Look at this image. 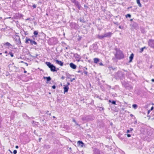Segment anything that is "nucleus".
Wrapping results in <instances>:
<instances>
[{
	"instance_id": "nucleus-37",
	"label": "nucleus",
	"mask_w": 154,
	"mask_h": 154,
	"mask_svg": "<svg viewBox=\"0 0 154 154\" xmlns=\"http://www.w3.org/2000/svg\"><path fill=\"white\" fill-rule=\"evenodd\" d=\"M66 78L68 79H70V76H72V75H70L68 73H66Z\"/></svg>"
},
{
	"instance_id": "nucleus-4",
	"label": "nucleus",
	"mask_w": 154,
	"mask_h": 154,
	"mask_svg": "<svg viewBox=\"0 0 154 154\" xmlns=\"http://www.w3.org/2000/svg\"><path fill=\"white\" fill-rule=\"evenodd\" d=\"M48 42L49 45H56L58 42V41L57 38L52 37L48 40Z\"/></svg>"
},
{
	"instance_id": "nucleus-33",
	"label": "nucleus",
	"mask_w": 154,
	"mask_h": 154,
	"mask_svg": "<svg viewBox=\"0 0 154 154\" xmlns=\"http://www.w3.org/2000/svg\"><path fill=\"white\" fill-rule=\"evenodd\" d=\"M137 2L140 7H142V5L140 3V0H137Z\"/></svg>"
},
{
	"instance_id": "nucleus-27",
	"label": "nucleus",
	"mask_w": 154,
	"mask_h": 154,
	"mask_svg": "<svg viewBox=\"0 0 154 154\" xmlns=\"http://www.w3.org/2000/svg\"><path fill=\"white\" fill-rule=\"evenodd\" d=\"M134 54L133 53H132L131 54L130 56L129 57V62H131L132 61V60L134 58Z\"/></svg>"
},
{
	"instance_id": "nucleus-47",
	"label": "nucleus",
	"mask_w": 154,
	"mask_h": 154,
	"mask_svg": "<svg viewBox=\"0 0 154 154\" xmlns=\"http://www.w3.org/2000/svg\"><path fill=\"white\" fill-rule=\"evenodd\" d=\"M80 21L82 23H85L86 22V21L85 20H80Z\"/></svg>"
},
{
	"instance_id": "nucleus-7",
	"label": "nucleus",
	"mask_w": 154,
	"mask_h": 154,
	"mask_svg": "<svg viewBox=\"0 0 154 154\" xmlns=\"http://www.w3.org/2000/svg\"><path fill=\"white\" fill-rule=\"evenodd\" d=\"M25 42L27 44H29L30 43L31 45H37V43L35 41L28 38L27 37H26Z\"/></svg>"
},
{
	"instance_id": "nucleus-40",
	"label": "nucleus",
	"mask_w": 154,
	"mask_h": 154,
	"mask_svg": "<svg viewBox=\"0 0 154 154\" xmlns=\"http://www.w3.org/2000/svg\"><path fill=\"white\" fill-rule=\"evenodd\" d=\"M8 54H9L12 57H13L14 56V55L11 52H10Z\"/></svg>"
},
{
	"instance_id": "nucleus-20",
	"label": "nucleus",
	"mask_w": 154,
	"mask_h": 154,
	"mask_svg": "<svg viewBox=\"0 0 154 154\" xmlns=\"http://www.w3.org/2000/svg\"><path fill=\"white\" fill-rule=\"evenodd\" d=\"M44 79H46V83H49V82L51 80V78L50 76L48 77H45L44 76L43 77Z\"/></svg>"
},
{
	"instance_id": "nucleus-8",
	"label": "nucleus",
	"mask_w": 154,
	"mask_h": 154,
	"mask_svg": "<svg viewBox=\"0 0 154 154\" xmlns=\"http://www.w3.org/2000/svg\"><path fill=\"white\" fill-rule=\"evenodd\" d=\"M14 63H13L12 64H10L8 66L9 68L11 70H14L15 72H19L20 71V69L18 67L14 66Z\"/></svg>"
},
{
	"instance_id": "nucleus-22",
	"label": "nucleus",
	"mask_w": 154,
	"mask_h": 154,
	"mask_svg": "<svg viewBox=\"0 0 154 154\" xmlns=\"http://www.w3.org/2000/svg\"><path fill=\"white\" fill-rule=\"evenodd\" d=\"M63 86L64 92L65 94L66 92H67L68 91L69 89V87L67 85H64Z\"/></svg>"
},
{
	"instance_id": "nucleus-53",
	"label": "nucleus",
	"mask_w": 154,
	"mask_h": 154,
	"mask_svg": "<svg viewBox=\"0 0 154 154\" xmlns=\"http://www.w3.org/2000/svg\"><path fill=\"white\" fill-rule=\"evenodd\" d=\"M52 88L53 89H55L56 88V86L55 85H53L52 86Z\"/></svg>"
},
{
	"instance_id": "nucleus-58",
	"label": "nucleus",
	"mask_w": 154,
	"mask_h": 154,
	"mask_svg": "<svg viewBox=\"0 0 154 154\" xmlns=\"http://www.w3.org/2000/svg\"><path fill=\"white\" fill-rule=\"evenodd\" d=\"M33 122L34 123V122H35V123H36L35 124L37 125H38L39 124V123L38 122H34V121H33Z\"/></svg>"
},
{
	"instance_id": "nucleus-30",
	"label": "nucleus",
	"mask_w": 154,
	"mask_h": 154,
	"mask_svg": "<svg viewBox=\"0 0 154 154\" xmlns=\"http://www.w3.org/2000/svg\"><path fill=\"white\" fill-rule=\"evenodd\" d=\"M33 34L35 36V37H37V35H38V32L37 31H35L34 32Z\"/></svg>"
},
{
	"instance_id": "nucleus-11",
	"label": "nucleus",
	"mask_w": 154,
	"mask_h": 154,
	"mask_svg": "<svg viewBox=\"0 0 154 154\" xmlns=\"http://www.w3.org/2000/svg\"><path fill=\"white\" fill-rule=\"evenodd\" d=\"M14 39L16 42L17 45H20L21 44L20 39L19 35H16V37L14 38Z\"/></svg>"
},
{
	"instance_id": "nucleus-28",
	"label": "nucleus",
	"mask_w": 154,
	"mask_h": 154,
	"mask_svg": "<svg viewBox=\"0 0 154 154\" xmlns=\"http://www.w3.org/2000/svg\"><path fill=\"white\" fill-rule=\"evenodd\" d=\"M94 62L95 63H97L99 61L100 59L97 58H95L94 59Z\"/></svg>"
},
{
	"instance_id": "nucleus-13",
	"label": "nucleus",
	"mask_w": 154,
	"mask_h": 154,
	"mask_svg": "<svg viewBox=\"0 0 154 154\" xmlns=\"http://www.w3.org/2000/svg\"><path fill=\"white\" fill-rule=\"evenodd\" d=\"M17 113L15 111H13L11 114V115L10 116V118L11 119V121L13 120L15 117Z\"/></svg>"
},
{
	"instance_id": "nucleus-9",
	"label": "nucleus",
	"mask_w": 154,
	"mask_h": 154,
	"mask_svg": "<svg viewBox=\"0 0 154 154\" xmlns=\"http://www.w3.org/2000/svg\"><path fill=\"white\" fill-rule=\"evenodd\" d=\"M94 117L91 115H87L86 116L83 117L82 119L83 121H92L94 120Z\"/></svg>"
},
{
	"instance_id": "nucleus-14",
	"label": "nucleus",
	"mask_w": 154,
	"mask_h": 154,
	"mask_svg": "<svg viewBox=\"0 0 154 154\" xmlns=\"http://www.w3.org/2000/svg\"><path fill=\"white\" fill-rule=\"evenodd\" d=\"M94 154H104L101 151L98 149H95L94 150Z\"/></svg>"
},
{
	"instance_id": "nucleus-34",
	"label": "nucleus",
	"mask_w": 154,
	"mask_h": 154,
	"mask_svg": "<svg viewBox=\"0 0 154 154\" xmlns=\"http://www.w3.org/2000/svg\"><path fill=\"white\" fill-rule=\"evenodd\" d=\"M145 48H146L145 46L141 48L140 50V52L142 53L143 52V51L144 49H145Z\"/></svg>"
},
{
	"instance_id": "nucleus-45",
	"label": "nucleus",
	"mask_w": 154,
	"mask_h": 154,
	"mask_svg": "<svg viewBox=\"0 0 154 154\" xmlns=\"http://www.w3.org/2000/svg\"><path fill=\"white\" fill-rule=\"evenodd\" d=\"M23 32H24L25 35H28V33L27 32L25 31L24 29H23Z\"/></svg>"
},
{
	"instance_id": "nucleus-48",
	"label": "nucleus",
	"mask_w": 154,
	"mask_h": 154,
	"mask_svg": "<svg viewBox=\"0 0 154 154\" xmlns=\"http://www.w3.org/2000/svg\"><path fill=\"white\" fill-rule=\"evenodd\" d=\"M104 109V108L103 107H100V111H103Z\"/></svg>"
},
{
	"instance_id": "nucleus-29",
	"label": "nucleus",
	"mask_w": 154,
	"mask_h": 154,
	"mask_svg": "<svg viewBox=\"0 0 154 154\" xmlns=\"http://www.w3.org/2000/svg\"><path fill=\"white\" fill-rule=\"evenodd\" d=\"M140 30L141 31V32L142 33H144L145 32V29L144 27H141L140 28Z\"/></svg>"
},
{
	"instance_id": "nucleus-3",
	"label": "nucleus",
	"mask_w": 154,
	"mask_h": 154,
	"mask_svg": "<svg viewBox=\"0 0 154 154\" xmlns=\"http://www.w3.org/2000/svg\"><path fill=\"white\" fill-rule=\"evenodd\" d=\"M130 20V25L131 30H133L134 29L138 30L139 28L138 24L137 23L134 22L133 20Z\"/></svg>"
},
{
	"instance_id": "nucleus-19",
	"label": "nucleus",
	"mask_w": 154,
	"mask_h": 154,
	"mask_svg": "<svg viewBox=\"0 0 154 154\" xmlns=\"http://www.w3.org/2000/svg\"><path fill=\"white\" fill-rule=\"evenodd\" d=\"M54 61H55L56 63L59 65L60 66H62L63 65V62L61 61H60L58 60L54 59Z\"/></svg>"
},
{
	"instance_id": "nucleus-12",
	"label": "nucleus",
	"mask_w": 154,
	"mask_h": 154,
	"mask_svg": "<svg viewBox=\"0 0 154 154\" xmlns=\"http://www.w3.org/2000/svg\"><path fill=\"white\" fill-rule=\"evenodd\" d=\"M74 57H75L76 60L78 62L81 61L83 62V60H81V57L78 54H74L73 55Z\"/></svg>"
},
{
	"instance_id": "nucleus-49",
	"label": "nucleus",
	"mask_w": 154,
	"mask_h": 154,
	"mask_svg": "<svg viewBox=\"0 0 154 154\" xmlns=\"http://www.w3.org/2000/svg\"><path fill=\"white\" fill-rule=\"evenodd\" d=\"M109 68L111 69H112L113 70H115V69H116V68H115V67L113 68L112 67H110Z\"/></svg>"
},
{
	"instance_id": "nucleus-15",
	"label": "nucleus",
	"mask_w": 154,
	"mask_h": 154,
	"mask_svg": "<svg viewBox=\"0 0 154 154\" xmlns=\"http://www.w3.org/2000/svg\"><path fill=\"white\" fill-rule=\"evenodd\" d=\"M70 26L72 28L77 29L78 28V25L75 23L72 22L70 24Z\"/></svg>"
},
{
	"instance_id": "nucleus-18",
	"label": "nucleus",
	"mask_w": 154,
	"mask_h": 154,
	"mask_svg": "<svg viewBox=\"0 0 154 154\" xmlns=\"http://www.w3.org/2000/svg\"><path fill=\"white\" fill-rule=\"evenodd\" d=\"M91 49H92L94 51H95L97 50L98 46L96 44H93L91 46Z\"/></svg>"
},
{
	"instance_id": "nucleus-55",
	"label": "nucleus",
	"mask_w": 154,
	"mask_h": 154,
	"mask_svg": "<svg viewBox=\"0 0 154 154\" xmlns=\"http://www.w3.org/2000/svg\"><path fill=\"white\" fill-rule=\"evenodd\" d=\"M127 136L128 137H131V135L130 134H127Z\"/></svg>"
},
{
	"instance_id": "nucleus-63",
	"label": "nucleus",
	"mask_w": 154,
	"mask_h": 154,
	"mask_svg": "<svg viewBox=\"0 0 154 154\" xmlns=\"http://www.w3.org/2000/svg\"><path fill=\"white\" fill-rule=\"evenodd\" d=\"M61 79H65V77L63 76H62L61 77Z\"/></svg>"
},
{
	"instance_id": "nucleus-43",
	"label": "nucleus",
	"mask_w": 154,
	"mask_h": 154,
	"mask_svg": "<svg viewBox=\"0 0 154 154\" xmlns=\"http://www.w3.org/2000/svg\"><path fill=\"white\" fill-rule=\"evenodd\" d=\"M73 121L74 122H75V125H78V126H80V125H79V124H78V123L76 122V120H75V119H73Z\"/></svg>"
},
{
	"instance_id": "nucleus-56",
	"label": "nucleus",
	"mask_w": 154,
	"mask_h": 154,
	"mask_svg": "<svg viewBox=\"0 0 154 154\" xmlns=\"http://www.w3.org/2000/svg\"><path fill=\"white\" fill-rule=\"evenodd\" d=\"M2 117L0 116V123L2 122Z\"/></svg>"
},
{
	"instance_id": "nucleus-62",
	"label": "nucleus",
	"mask_w": 154,
	"mask_h": 154,
	"mask_svg": "<svg viewBox=\"0 0 154 154\" xmlns=\"http://www.w3.org/2000/svg\"><path fill=\"white\" fill-rule=\"evenodd\" d=\"M150 111H151V110H149L148 111V112H147V114H149Z\"/></svg>"
},
{
	"instance_id": "nucleus-6",
	"label": "nucleus",
	"mask_w": 154,
	"mask_h": 154,
	"mask_svg": "<svg viewBox=\"0 0 154 154\" xmlns=\"http://www.w3.org/2000/svg\"><path fill=\"white\" fill-rule=\"evenodd\" d=\"M116 58L118 59H123L124 57V56L122 52L120 51H116V53L115 54Z\"/></svg>"
},
{
	"instance_id": "nucleus-32",
	"label": "nucleus",
	"mask_w": 154,
	"mask_h": 154,
	"mask_svg": "<svg viewBox=\"0 0 154 154\" xmlns=\"http://www.w3.org/2000/svg\"><path fill=\"white\" fill-rule=\"evenodd\" d=\"M72 2L73 3H75L76 5H79V3L76 0H72Z\"/></svg>"
},
{
	"instance_id": "nucleus-57",
	"label": "nucleus",
	"mask_w": 154,
	"mask_h": 154,
	"mask_svg": "<svg viewBox=\"0 0 154 154\" xmlns=\"http://www.w3.org/2000/svg\"><path fill=\"white\" fill-rule=\"evenodd\" d=\"M99 64L100 66H103V64L102 62H100L99 63Z\"/></svg>"
},
{
	"instance_id": "nucleus-39",
	"label": "nucleus",
	"mask_w": 154,
	"mask_h": 154,
	"mask_svg": "<svg viewBox=\"0 0 154 154\" xmlns=\"http://www.w3.org/2000/svg\"><path fill=\"white\" fill-rule=\"evenodd\" d=\"M125 17H126V18H128V17L129 18H130L131 17V15L129 14H128L125 15Z\"/></svg>"
},
{
	"instance_id": "nucleus-60",
	"label": "nucleus",
	"mask_w": 154,
	"mask_h": 154,
	"mask_svg": "<svg viewBox=\"0 0 154 154\" xmlns=\"http://www.w3.org/2000/svg\"><path fill=\"white\" fill-rule=\"evenodd\" d=\"M70 83L69 82H67L66 85H67V86H69L70 85Z\"/></svg>"
},
{
	"instance_id": "nucleus-54",
	"label": "nucleus",
	"mask_w": 154,
	"mask_h": 154,
	"mask_svg": "<svg viewBox=\"0 0 154 154\" xmlns=\"http://www.w3.org/2000/svg\"><path fill=\"white\" fill-rule=\"evenodd\" d=\"M70 81L71 82H72L73 80H75V78L71 79L70 78Z\"/></svg>"
},
{
	"instance_id": "nucleus-59",
	"label": "nucleus",
	"mask_w": 154,
	"mask_h": 154,
	"mask_svg": "<svg viewBox=\"0 0 154 154\" xmlns=\"http://www.w3.org/2000/svg\"><path fill=\"white\" fill-rule=\"evenodd\" d=\"M154 108V107H153V106H152L151 107V109H150V110L151 111V110H153V109Z\"/></svg>"
},
{
	"instance_id": "nucleus-23",
	"label": "nucleus",
	"mask_w": 154,
	"mask_h": 154,
	"mask_svg": "<svg viewBox=\"0 0 154 154\" xmlns=\"http://www.w3.org/2000/svg\"><path fill=\"white\" fill-rule=\"evenodd\" d=\"M69 66L70 67L73 69H75L77 67L76 66L72 63H70Z\"/></svg>"
},
{
	"instance_id": "nucleus-26",
	"label": "nucleus",
	"mask_w": 154,
	"mask_h": 154,
	"mask_svg": "<svg viewBox=\"0 0 154 154\" xmlns=\"http://www.w3.org/2000/svg\"><path fill=\"white\" fill-rule=\"evenodd\" d=\"M97 38L99 39H102L105 38L104 35H98L97 36Z\"/></svg>"
},
{
	"instance_id": "nucleus-52",
	"label": "nucleus",
	"mask_w": 154,
	"mask_h": 154,
	"mask_svg": "<svg viewBox=\"0 0 154 154\" xmlns=\"http://www.w3.org/2000/svg\"><path fill=\"white\" fill-rule=\"evenodd\" d=\"M49 112V111H47L46 112V114H47V115H48L49 116H51V113H50L49 114H48V112Z\"/></svg>"
},
{
	"instance_id": "nucleus-61",
	"label": "nucleus",
	"mask_w": 154,
	"mask_h": 154,
	"mask_svg": "<svg viewBox=\"0 0 154 154\" xmlns=\"http://www.w3.org/2000/svg\"><path fill=\"white\" fill-rule=\"evenodd\" d=\"M32 7L34 8H36V6L35 5H33L32 6Z\"/></svg>"
},
{
	"instance_id": "nucleus-35",
	"label": "nucleus",
	"mask_w": 154,
	"mask_h": 154,
	"mask_svg": "<svg viewBox=\"0 0 154 154\" xmlns=\"http://www.w3.org/2000/svg\"><path fill=\"white\" fill-rule=\"evenodd\" d=\"M40 121H41V122H43V125H44L45 124L46 122H45V119H41Z\"/></svg>"
},
{
	"instance_id": "nucleus-17",
	"label": "nucleus",
	"mask_w": 154,
	"mask_h": 154,
	"mask_svg": "<svg viewBox=\"0 0 154 154\" xmlns=\"http://www.w3.org/2000/svg\"><path fill=\"white\" fill-rule=\"evenodd\" d=\"M125 88L127 89L131 90L133 89V87L128 83L126 85Z\"/></svg>"
},
{
	"instance_id": "nucleus-24",
	"label": "nucleus",
	"mask_w": 154,
	"mask_h": 154,
	"mask_svg": "<svg viewBox=\"0 0 154 154\" xmlns=\"http://www.w3.org/2000/svg\"><path fill=\"white\" fill-rule=\"evenodd\" d=\"M22 116L23 118L26 120H28L30 119V118L25 113H23Z\"/></svg>"
},
{
	"instance_id": "nucleus-44",
	"label": "nucleus",
	"mask_w": 154,
	"mask_h": 154,
	"mask_svg": "<svg viewBox=\"0 0 154 154\" xmlns=\"http://www.w3.org/2000/svg\"><path fill=\"white\" fill-rule=\"evenodd\" d=\"M83 73L85 74V75H88V72L86 71H85V70H84V72H83Z\"/></svg>"
},
{
	"instance_id": "nucleus-31",
	"label": "nucleus",
	"mask_w": 154,
	"mask_h": 154,
	"mask_svg": "<svg viewBox=\"0 0 154 154\" xmlns=\"http://www.w3.org/2000/svg\"><path fill=\"white\" fill-rule=\"evenodd\" d=\"M61 100V99L60 98H59V97H58L57 98V102L59 103H61L62 102Z\"/></svg>"
},
{
	"instance_id": "nucleus-25",
	"label": "nucleus",
	"mask_w": 154,
	"mask_h": 154,
	"mask_svg": "<svg viewBox=\"0 0 154 154\" xmlns=\"http://www.w3.org/2000/svg\"><path fill=\"white\" fill-rule=\"evenodd\" d=\"M77 144L79 146H80L81 147H83L84 145V143L81 140H79L77 142Z\"/></svg>"
},
{
	"instance_id": "nucleus-51",
	"label": "nucleus",
	"mask_w": 154,
	"mask_h": 154,
	"mask_svg": "<svg viewBox=\"0 0 154 154\" xmlns=\"http://www.w3.org/2000/svg\"><path fill=\"white\" fill-rule=\"evenodd\" d=\"M78 72L81 73L82 75H83V72L82 71H81V70H79L78 71Z\"/></svg>"
},
{
	"instance_id": "nucleus-36",
	"label": "nucleus",
	"mask_w": 154,
	"mask_h": 154,
	"mask_svg": "<svg viewBox=\"0 0 154 154\" xmlns=\"http://www.w3.org/2000/svg\"><path fill=\"white\" fill-rule=\"evenodd\" d=\"M132 106L133 108H134V109H136L137 107V105L136 104H133Z\"/></svg>"
},
{
	"instance_id": "nucleus-38",
	"label": "nucleus",
	"mask_w": 154,
	"mask_h": 154,
	"mask_svg": "<svg viewBox=\"0 0 154 154\" xmlns=\"http://www.w3.org/2000/svg\"><path fill=\"white\" fill-rule=\"evenodd\" d=\"M122 83L123 86H124L125 88L126 87V85L128 83L126 82H122Z\"/></svg>"
},
{
	"instance_id": "nucleus-50",
	"label": "nucleus",
	"mask_w": 154,
	"mask_h": 154,
	"mask_svg": "<svg viewBox=\"0 0 154 154\" xmlns=\"http://www.w3.org/2000/svg\"><path fill=\"white\" fill-rule=\"evenodd\" d=\"M17 151L16 150H14L13 151V153L14 154H16L17 153Z\"/></svg>"
},
{
	"instance_id": "nucleus-5",
	"label": "nucleus",
	"mask_w": 154,
	"mask_h": 154,
	"mask_svg": "<svg viewBox=\"0 0 154 154\" xmlns=\"http://www.w3.org/2000/svg\"><path fill=\"white\" fill-rule=\"evenodd\" d=\"M45 64L50 69V70L52 72H56V67L49 62H46Z\"/></svg>"
},
{
	"instance_id": "nucleus-64",
	"label": "nucleus",
	"mask_w": 154,
	"mask_h": 154,
	"mask_svg": "<svg viewBox=\"0 0 154 154\" xmlns=\"http://www.w3.org/2000/svg\"><path fill=\"white\" fill-rule=\"evenodd\" d=\"M17 27H19V26H20V25L19 24L17 23Z\"/></svg>"
},
{
	"instance_id": "nucleus-1",
	"label": "nucleus",
	"mask_w": 154,
	"mask_h": 154,
	"mask_svg": "<svg viewBox=\"0 0 154 154\" xmlns=\"http://www.w3.org/2000/svg\"><path fill=\"white\" fill-rule=\"evenodd\" d=\"M108 102L109 103H111V104L116 105L115 107L116 108L115 111L116 112H118L119 110V109L117 108L118 107V106H117V105L118 106H120L121 107L122 106V105L121 104V103L119 101H116L114 100H108Z\"/></svg>"
},
{
	"instance_id": "nucleus-10",
	"label": "nucleus",
	"mask_w": 154,
	"mask_h": 154,
	"mask_svg": "<svg viewBox=\"0 0 154 154\" xmlns=\"http://www.w3.org/2000/svg\"><path fill=\"white\" fill-rule=\"evenodd\" d=\"M148 45L151 48H154V40L149 39L148 41Z\"/></svg>"
},
{
	"instance_id": "nucleus-46",
	"label": "nucleus",
	"mask_w": 154,
	"mask_h": 154,
	"mask_svg": "<svg viewBox=\"0 0 154 154\" xmlns=\"http://www.w3.org/2000/svg\"><path fill=\"white\" fill-rule=\"evenodd\" d=\"M86 56V54H84L83 56H82V57L83 58H86V59H87L88 58V57H87V56Z\"/></svg>"
},
{
	"instance_id": "nucleus-21",
	"label": "nucleus",
	"mask_w": 154,
	"mask_h": 154,
	"mask_svg": "<svg viewBox=\"0 0 154 154\" xmlns=\"http://www.w3.org/2000/svg\"><path fill=\"white\" fill-rule=\"evenodd\" d=\"M112 33L111 32H108V33H105L104 36L105 37H110L111 36Z\"/></svg>"
},
{
	"instance_id": "nucleus-42",
	"label": "nucleus",
	"mask_w": 154,
	"mask_h": 154,
	"mask_svg": "<svg viewBox=\"0 0 154 154\" xmlns=\"http://www.w3.org/2000/svg\"><path fill=\"white\" fill-rule=\"evenodd\" d=\"M133 129L130 128V130H128L127 131V133H130L131 131H132L133 130Z\"/></svg>"
},
{
	"instance_id": "nucleus-16",
	"label": "nucleus",
	"mask_w": 154,
	"mask_h": 154,
	"mask_svg": "<svg viewBox=\"0 0 154 154\" xmlns=\"http://www.w3.org/2000/svg\"><path fill=\"white\" fill-rule=\"evenodd\" d=\"M5 47L12 48V45L9 42H6L3 44Z\"/></svg>"
},
{
	"instance_id": "nucleus-2",
	"label": "nucleus",
	"mask_w": 154,
	"mask_h": 154,
	"mask_svg": "<svg viewBox=\"0 0 154 154\" xmlns=\"http://www.w3.org/2000/svg\"><path fill=\"white\" fill-rule=\"evenodd\" d=\"M114 76V78L116 79H120L122 80L125 77V74L121 71H119L115 73Z\"/></svg>"
},
{
	"instance_id": "nucleus-41",
	"label": "nucleus",
	"mask_w": 154,
	"mask_h": 154,
	"mask_svg": "<svg viewBox=\"0 0 154 154\" xmlns=\"http://www.w3.org/2000/svg\"><path fill=\"white\" fill-rule=\"evenodd\" d=\"M38 55H39L38 54H36L35 56H32V55H31V57H32L34 58H37V56H38Z\"/></svg>"
}]
</instances>
